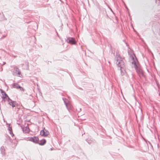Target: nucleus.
<instances>
[{
  "label": "nucleus",
  "instance_id": "nucleus-12",
  "mask_svg": "<svg viewBox=\"0 0 160 160\" xmlns=\"http://www.w3.org/2000/svg\"><path fill=\"white\" fill-rule=\"evenodd\" d=\"M0 151L2 154L4 155L5 154V149L4 146H2L0 148Z\"/></svg>",
  "mask_w": 160,
  "mask_h": 160
},
{
  "label": "nucleus",
  "instance_id": "nucleus-8",
  "mask_svg": "<svg viewBox=\"0 0 160 160\" xmlns=\"http://www.w3.org/2000/svg\"><path fill=\"white\" fill-rule=\"evenodd\" d=\"M49 134L48 132L46 129H43L41 131L40 134L43 136H46Z\"/></svg>",
  "mask_w": 160,
  "mask_h": 160
},
{
  "label": "nucleus",
  "instance_id": "nucleus-9",
  "mask_svg": "<svg viewBox=\"0 0 160 160\" xmlns=\"http://www.w3.org/2000/svg\"><path fill=\"white\" fill-rule=\"evenodd\" d=\"M12 86L13 88H16L17 89L20 88V90L24 91V89L22 87L20 86L18 84L14 83L13 84Z\"/></svg>",
  "mask_w": 160,
  "mask_h": 160
},
{
  "label": "nucleus",
  "instance_id": "nucleus-17",
  "mask_svg": "<svg viewBox=\"0 0 160 160\" xmlns=\"http://www.w3.org/2000/svg\"><path fill=\"white\" fill-rule=\"evenodd\" d=\"M7 138H8V139H10V137H9V136H8L7 137Z\"/></svg>",
  "mask_w": 160,
  "mask_h": 160
},
{
  "label": "nucleus",
  "instance_id": "nucleus-1",
  "mask_svg": "<svg viewBox=\"0 0 160 160\" xmlns=\"http://www.w3.org/2000/svg\"><path fill=\"white\" fill-rule=\"evenodd\" d=\"M115 62L117 66L120 68L121 74L122 75L125 68V65L123 59L119 55H118L116 57Z\"/></svg>",
  "mask_w": 160,
  "mask_h": 160
},
{
  "label": "nucleus",
  "instance_id": "nucleus-13",
  "mask_svg": "<svg viewBox=\"0 0 160 160\" xmlns=\"http://www.w3.org/2000/svg\"><path fill=\"white\" fill-rule=\"evenodd\" d=\"M64 102L68 110H69V109H70L71 108V105L70 103H67L65 101H64Z\"/></svg>",
  "mask_w": 160,
  "mask_h": 160
},
{
  "label": "nucleus",
  "instance_id": "nucleus-6",
  "mask_svg": "<svg viewBox=\"0 0 160 160\" xmlns=\"http://www.w3.org/2000/svg\"><path fill=\"white\" fill-rule=\"evenodd\" d=\"M28 139L29 141L36 143L39 141V138L37 137L29 138Z\"/></svg>",
  "mask_w": 160,
  "mask_h": 160
},
{
  "label": "nucleus",
  "instance_id": "nucleus-3",
  "mask_svg": "<svg viewBox=\"0 0 160 160\" xmlns=\"http://www.w3.org/2000/svg\"><path fill=\"white\" fill-rule=\"evenodd\" d=\"M134 66L137 73H138L139 76H142L143 75V73L142 70L141 68H138L137 65L135 62L134 63Z\"/></svg>",
  "mask_w": 160,
  "mask_h": 160
},
{
  "label": "nucleus",
  "instance_id": "nucleus-4",
  "mask_svg": "<svg viewBox=\"0 0 160 160\" xmlns=\"http://www.w3.org/2000/svg\"><path fill=\"white\" fill-rule=\"evenodd\" d=\"M7 101L8 102V104L11 106L13 108L18 106V103L16 102L15 101H13L12 100L10 99V98H8V100H7Z\"/></svg>",
  "mask_w": 160,
  "mask_h": 160
},
{
  "label": "nucleus",
  "instance_id": "nucleus-14",
  "mask_svg": "<svg viewBox=\"0 0 160 160\" xmlns=\"http://www.w3.org/2000/svg\"><path fill=\"white\" fill-rule=\"evenodd\" d=\"M8 130L10 132V134H11V133H12V128L10 126V124H8Z\"/></svg>",
  "mask_w": 160,
  "mask_h": 160
},
{
  "label": "nucleus",
  "instance_id": "nucleus-16",
  "mask_svg": "<svg viewBox=\"0 0 160 160\" xmlns=\"http://www.w3.org/2000/svg\"><path fill=\"white\" fill-rule=\"evenodd\" d=\"M11 135L12 136H13V135H14V134H13V133H12H12H11Z\"/></svg>",
  "mask_w": 160,
  "mask_h": 160
},
{
  "label": "nucleus",
  "instance_id": "nucleus-18",
  "mask_svg": "<svg viewBox=\"0 0 160 160\" xmlns=\"http://www.w3.org/2000/svg\"><path fill=\"white\" fill-rule=\"evenodd\" d=\"M52 150V148H50V150Z\"/></svg>",
  "mask_w": 160,
  "mask_h": 160
},
{
  "label": "nucleus",
  "instance_id": "nucleus-11",
  "mask_svg": "<svg viewBox=\"0 0 160 160\" xmlns=\"http://www.w3.org/2000/svg\"><path fill=\"white\" fill-rule=\"evenodd\" d=\"M23 132L25 133H28L29 132V129L28 127H25L22 128Z\"/></svg>",
  "mask_w": 160,
  "mask_h": 160
},
{
  "label": "nucleus",
  "instance_id": "nucleus-2",
  "mask_svg": "<svg viewBox=\"0 0 160 160\" xmlns=\"http://www.w3.org/2000/svg\"><path fill=\"white\" fill-rule=\"evenodd\" d=\"M12 73L14 76H17L21 77L22 76L21 72L19 69L17 67H14L13 69H12Z\"/></svg>",
  "mask_w": 160,
  "mask_h": 160
},
{
  "label": "nucleus",
  "instance_id": "nucleus-10",
  "mask_svg": "<svg viewBox=\"0 0 160 160\" xmlns=\"http://www.w3.org/2000/svg\"><path fill=\"white\" fill-rule=\"evenodd\" d=\"M46 143V140L45 139H43L39 141L37 143L38 144L40 145H43Z\"/></svg>",
  "mask_w": 160,
  "mask_h": 160
},
{
  "label": "nucleus",
  "instance_id": "nucleus-15",
  "mask_svg": "<svg viewBox=\"0 0 160 160\" xmlns=\"http://www.w3.org/2000/svg\"><path fill=\"white\" fill-rule=\"evenodd\" d=\"M87 141L89 144H90L93 143L94 142V140L93 139H87Z\"/></svg>",
  "mask_w": 160,
  "mask_h": 160
},
{
  "label": "nucleus",
  "instance_id": "nucleus-5",
  "mask_svg": "<svg viewBox=\"0 0 160 160\" xmlns=\"http://www.w3.org/2000/svg\"><path fill=\"white\" fill-rule=\"evenodd\" d=\"M66 41L68 43L72 44H75L76 43L74 38H67L66 39Z\"/></svg>",
  "mask_w": 160,
  "mask_h": 160
},
{
  "label": "nucleus",
  "instance_id": "nucleus-7",
  "mask_svg": "<svg viewBox=\"0 0 160 160\" xmlns=\"http://www.w3.org/2000/svg\"><path fill=\"white\" fill-rule=\"evenodd\" d=\"M1 93L2 94V99H5L6 100H8V98H9L8 96V95L2 89H0Z\"/></svg>",
  "mask_w": 160,
  "mask_h": 160
}]
</instances>
